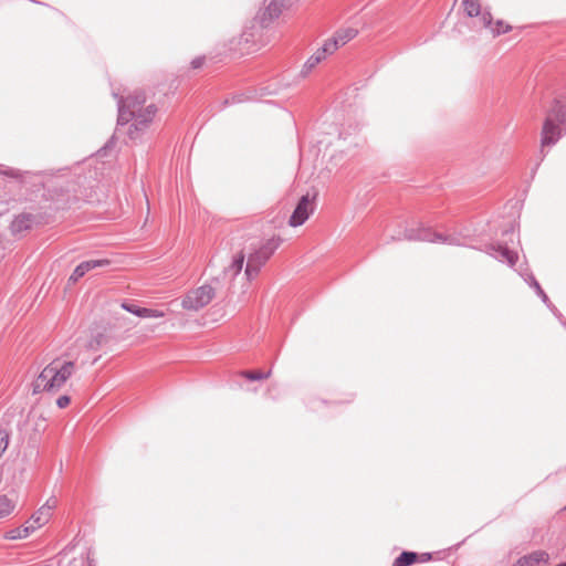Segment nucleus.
Returning a JSON list of instances; mask_svg holds the SVG:
<instances>
[{
  "instance_id": "obj_13",
  "label": "nucleus",
  "mask_w": 566,
  "mask_h": 566,
  "mask_svg": "<svg viewBox=\"0 0 566 566\" xmlns=\"http://www.w3.org/2000/svg\"><path fill=\"white\" fill-rule=\"evenodd\" d=\"M244 260L245 255L243 252H240L237 255H234L231 264L223 271L224 277L233 280L237 275H239L243 269Z\"/></svg>"
},
{
  "instance_id": "obj_29",
  "label": "nucleus",
  "mask_w": 566,
  "mask_h": 566,
  "mask_svg": "<svg viewBox=\"0 0 566 566\" xmlns=\"http://www.w3.org/2000/svg\"><path fill=\"white\" fill-rule=\"evenodd\" d=\"M480 20L484 28H491L492 21H493L491 12H489V11L481 12Z\"/></svg>"
},
{
  "instance_id": "obj_36",
  "label": "nucleus",
  "mask_w": 566,
  "mask_h": 566,
  "mask_svg": "<svg viewBox=\"0 0 566 566\" xmlns=\"http://www.w3.org/2000/svg\"><path fill=\"white\" fill-rule=\"evenodd\" d=\"M0 174H3L6 176H10V177H13V178L19 177V172L17 170L12 169V168L3 170V171L0 170Z\"/></svg>"
},
{
  "instance_id": "obj_19",
  "label": "nucleus",
  "mask_w": 566,
  "mask_h": 566,
  "mask_svg": "<svg viewBox=\"0 0 566 566\" xmlns=\"http://www.w3.org/2000/svg\"><path fill=\"white\" fill-rule=\"evenodd\" d=\"M34 531H35L34 525L20 526V527L11 530L8 533L7 537L9 539H23V538H27Z\"/></svg>"
},
{
  "instance_id": "obj_9",
  "label": "nucleus",
  "mask_w": 566,
  "mask_h": 566,
  "mask_svg": "<svg viewBox=\"0 0 566 566\" xmlns=\"http://www.w3.org/2000/svg\"><path fill=\"white\" fill-rule=\"evenodd\" d=\"M357 145V136H353L352 134L339 133L337 140L334 145L335 151L337 154L331 155V160L335 161V166H337L340 159L344 156H348L352 153V149Z\"/></svg>"
},
{
  "instance_id": "obj_3",
  "label": "nucleus",
  "mask_w": 566,
  "mask_h": 566,
  "mask_svg": "<svg viewBox=\"0 0 566 566\" xmlns=\"http://www.w3.org/2000/svg\"><path fill=\"white\" fill-rule=\"evenodd\" d=\"M75 364L72 360L61 361L55 359L43 368L32 384V394L55 392L62 388L66 380L73 375Z\"/></svg>"
},
{
  "instance_id": "obj_2",
  "label": "nucleus",
  "mask_w": 566,
  "mask_h": 566,
  "mask_svg": "<svg viewBox=\"0 0 566 566\" xmlns=\"http://www.w3.org/2000/svg\"><path fill=\"white\" fill-rule=\"evenodd\" d=\"M473 233L468 228H462L449 234H442L432 231L431 228L420 224L419 228H405L403 231H398L391 235V240H409V241H428L441 242L449 245H467V240H470Z\"/></svg>"
},
{
  "instance_id": "obj_16",
  "label": "nucleus",
  "mask_w": 566,
  "mask_h": 566,
  "mask_svg": "<svg viewBox=\"0 0 566 566\" xmlns=\"http://www.w3.org/2000/svg\"><path fill=\"white\" fill-rule=\"evenodd\" d=\"M329 51L324 50V45L318 49L312 56L304 63L301 74L306 76L321 61H323Z\"/></svg>"
},
{
  "instance_id": "obj_10",
  "label": "nucleus",
  "mask_w": 566,
  "mask_h": 566,
  "mask_svg": "<svg viewBox=\"0 0 566 566\" xmlns=\"http://www.w3.org/2000/svg\"><path fill=\"white\" fill-rule=\"evenodd\" d=\"M313 212L308 193L302 196L289 220L291 227L302 226Z\"/></svg>"
},
{
  "instance_id": "obj_25",
  "label": "nucleus",
  "mask_w": 566,
  "mask_h": 566,
  "mask_svg": "<svg viewBox=\"0 0 566 566\" xmlns=\"http://www.w3.org/2000/svg\"><path fill=\"white\" fill-rule=\"evenodd\" d=\"M122 307L125 311H127V312H129V313H132V314H134V315H136L138 317H142L143 307H140V306H138V305H136L134 303H128V302H124L122 304Z\"/></svg>"
},
{
  "instance_id": "obj_34",
  "label": "nucleus",
  "mask_w": 566,
  "mask_h": 566,
  "mask_svg": "<svg viewBox=\"0 0 566 566\" xmlns=\"http://www.w3.org/2000/svg\"><path fill=\"white\" fill-rule=\"evenodd\" d=\"M547 308L551 310V312L554 314L555 317H557L559 321L563 319L562 313L558 311V308L551 302V306H547Z\"/></svg>"
},
{
  "instance_id": "obj_8",
  "label": "nucleus",
  "mask_w": 566,
  "mask_h": 566,
  "mask_svg": "<svg viewBox=\"0 0 566 566\" xmlns=\"http://www.w3.org/2000/svg\"><path fill=\"white\" fill-rule=\"evenodd\" d=\"M216 295V289L205 284L190 291L181 301V306L188 311H199L208 305Z\"/></svg>"
},
{
  "instance_id": "obj_21",
  "label": "nucleus",
  "mask_w": 566,
  "mask_h": 566,
  "mask_svg": "<svg viewBox=\"0 0 566 566\" xmlns=\"http://www.w3.org/2000/svg\"><path fill=\"white\" fill-rule=\"evenodd\" d=\"M462 6L468 17H479L481 13V6L478 0H463Z\"/></svg>"
},
{
  "instance_id": "obj_5",
  "label": "nucleus",
  "mask_w": 566,
  "mask_h": 566,
  "mask_svg": "<svg viewBox=\"0 0 566 566\" xmlns=\"http://www.w3.org/2000/svg\"><path fill=\"white\" fill-rule=\"evenodd\" d=\"M566 134V97L554 99L547 109L541 133V146H554Z\"/></svg>"
},
{
  "instance_id": "obj_12",
  "label": "nucleus",
  "mask_w": 566,
  "mask_h": 566,
  "mask_svg": "<svg viewBox=\"0 0 566 566\" xmlns=\"http://www.w3.org/2000/svg\"><path fill=\"white\" fill-rule=\"evenodd\" d=\"M518 272V274L523 277V280L532 287L534 289L536 295L542 300V302L546 305V306H551V300L548 298L547 294L545 293V291L542 289L541 284L538 283V281L535 279V276L528 271V269L525 266L523 268L522 265L520 266L518 270H516Z\"/></svg>"
},
{
  "instance_id": "obj_22",
  "label": "nucleus",
  "mask_w": 566,
  "mask_h": 566,
  "mask_svg": "<svg viewBox=\"0 0 566 566\" xmlns=\"http://www.w3.org/2000/svg\"><path fill=\"white\" fill-rule=\"evenodd\" d=\"M14 510V503L7 496H0V518H3L11 514Z\"/></svg>"
},
{
  "instance_id": "obj_7",
  "label": "nucleus",
  "mask_w": 566,
  "mask_h": 566,
  "mask_svg": "<svg viewBox=\"0 0 566 566\" xmlns=\"http://www.w3.org/2000/svg\"><path fill=\"white\" fill-rule=\"evenodd\" d=\"M280 244V238H271L249 255L244 271L248 281L253 280L259 274L261 268L266 263Z\"/></svg>"
},
{
  "instance_id": "obj_30",
  "label": "nucleus",
  "mask_w": 566,
  "mask_h": 566,
  "mask_svg": "<svg viewBox=\"0 0 566 566\" xmlns=\"http://www.w3.org/2000/svg\"><path fill=\"white\" fill-rule=\"evenodd\" d=\"M104 338L105 336L102 333H98L91 339V342L88 343V347L91 349H97L102 345Z\"/></svg>"
},
{
  "instance_id": "obj_11",
  "label": "nucleus",
  "mask_w": 566,
  "mask_h": 566,
  "mask_svg": "<svg viewBox=\"0 0 566 566\" xmlns=\"http://www.w3.org/2000/svg\"><path fill=\"white\" fill-rule=\"evenodd\" d=\"M358 31L354 28H346L337 31L335 35L324 43V50L334 53L339 46L345 45L357 35Z\"/></svg>"
},
{
  "instance_id": "obj_26",
  "label": "nucleus",
  "mask_w": 566,
  "mask_h": 566,
  "mask_svg": "<svg viewBox=\"0 0 566 566\" xmlns=\"http://www.w3.org/2000/svg\"><path fill=\"white\" fill-rule=\"evenodd\" d=\"M163 316H164V313L158 310L143 307V311H142L143 318H158V317H163Z\"/></svg>"
},
{
  "instance_id": "obj_18",
  "label": "nucleus",
  "mask_w": 566,
  "mask_h": 566,
  "mask_svg": "<svg viewBox=\"0 0 566 566\" xmlns=\"http://www.w3.org/2000/svg\"><path fill=\"white\" fill-rule=\"evenodd\" d=\"M51 517L50 505H42L34 514L31 516L32 525L40 527L49 522Z\"/></svg>"
},
{
  "instance_id": "obj_37",
  "label": "nucleus",
  "mask_w": 566,
  "mask_h": 566,
  "mask_svg": "<svg viewBox=\"0 0 566 566\" xmlns=\"http://www.w3.org/2000/svg\"><path fill=\"white\" fill-rule=\"evenodd\" d=\"M430 559H431V554L430 553L419 554L418 562L426 563V562H429Z\"/></svg>"
},
{
  "instance_id": "obj_24",
  "label": "nucleus",
  "mask_w": 566,
  "mask_h": 566,
  "mask_svg": "<svg viewBox=\"0 0 566 566\" xmlns=\"http://www.w3.org/2000/svg\"><path fill=\"white\" fill-rule=\"evenodd\" d=\"M511 25L504 24L502 20H497L495 23V28H492V33L494 36H496L511 31Z\"/></svg>"
},
{
  "instance_id": "obj_6",
  "label": "nucleus",
  "mask_w": 566,
  "mask_h": 566,
  "mask_svg": "<svg viewBox=\"0 0 566 566\" xmlns=\"http://www.w3.org/2000/svg\"><path fill=\"white\" fill-rule=\"evenodd\" d=\"M502 235L507 238L506 241H496L491 242L482 249L483 252L499 260L500 262L506 263L509 266L513 268L517 261V253L509 247V241L513 242L516 237L513 224L504 228L502 230Z\"/></svg>"
},
{
  "instance_id": "obj_33",
  "label": "nucleus",
  "mask_w": 566,
  "mask_h": 566,
  "mask_svg": "<svg viewBox=\"0 0 566 566\" xmlns=\"http://www.w3.org/2000/svg\"><path fill=\"white\" fill-rule=\"evenodd\" d=\"M76 185H77V184H75V182H73V181H72V182L67 181V185L65 186V188H64V187H62V189H61V190H62V191H65V192H75V193H76V191H77V190H76Z\"/></svg>"
},
{
  "instance_id": "obj_31",
  "label": "nucleus",
  "mask_w": 566,
  "mask_h": 566,
  "mask_svg": "<svg viewBox=\"0 0 566 566\" xmlns=\"http://www.w3.org/2000/svg\"><path fill=\"white\" fill-rule=\"evenodd\" d=\"M71 402V398L66 395H63V396H60L57 399H56V406L61 409L67 407Z\"/></svg>"
},
{
  "instance_id": "obj_23",
  "label": "nucleus",
  "mask_w": 566,
  "mask_h": 566,
  "mask_svg": "<svg viewBox=\"0 0 566 566\" xmlns=\"http://www.w3.org/2000/svg\"><path fill=\"white\" fill-rule=\"evenodd\" d=\"M270 375H271V371L263 373V371H259V370L242 373V376L250 381L266 379L270 377Z\"/></svg>"
},
{
  "instance_id": "obj_41",
  "label": "nucleus",
  "mask_w": 566,
  "mask_h": 566,
  "mask_svg": "<svg viewBox=\"0 0 566 566\" xmlns=\"http://www.w3.org/2000/svg\"><path fill=\"white\" fill-rule=\"evenodd\" d=\"M565 510H566V505H565Z\"/></svg>"
},
{
  "instance_id": "obj_27",
  "label": "nucleus",
  "mask_w": 566,
  "mask_h": 566,
  "mask_svg": "<svg viewBox=\"0 0 566 566\" xmlns=\"http://www.w3.org/2000/svg\"><path fill=\"white\" fill-rule=\"evenodd\" d=\"M85 275V272L83 271V269L81 268V265L78 264L73 273L70 275L69 277V284H74L76 283L81 277H83Z\"/></svg>"
},
{
  "instance_id": "obj_20",
  "label": "nucleus",
  "mask_w": 566,
  "mask_h": 566,
  "mask_svg": "<svg viewBox=\"0 0 566 566\" xmlns=\"http://www.w3.org/2000/svg\"><path fill=\"white\" fill-rule=\"evenodd\" d=\"M109 264L111 261L108 259L87 260L80 263L85 274L95 269L106 268Z\"/></svg>"
},
{
  "instance_id": "obj_40",
  "label": "nucleus",
  "mask_w": 566,
  "mask_h": 566,
  "mask_svg": "<svg viewBox=\"0 0 566 566\" xmlns=\"http://www.w3.org/2000/svg\"><path fill=\"white\" fill-rule=\"evenodd\" d=\"M563 566H566V564H564Z\"/></svg>"
},
{
  "instance_id": "obj_4",
  "label": "nucleus",
  "mask_w": 566,
  "mask_h": 566,
  "mask_svg": "<svg viewBox=\"0 0 566 566\" xmlns=\"http://www.w3.org/2000/svg\"><path fill=\"white\" fill-rule=\"evenodd\" d=\"M286 6L287 0H265L264 8L258 12L251 27L247 28L240 35V43L262 44L264 42L263 30L280 17Z\"/></svg>"
},
{
  "instance_id": "obj_15",
  "label": "nucleus",
  "mask_w": 566,
  "mask_h": 566,
  "mask_svg": "<svg viewBox=\"0 0 566 566\" xmlns=\"http://www.w3.org/2000/svg\"><path fill=\"white\" fill-rule=\"evenodd\" d=\"M32 222L33 217L29 213H23L14 218V220L11 222L10 229L13 234H19L30 229Z\"/></svg>"
},
{
  "instance_id": "obj_17",
  "label": "nucleus",
  "mask_w": 566,
  "mask_h": 566,
  "mask_svg": "<svg viewBox=\"0 0 566 566\" xmlns=\"http://www.w3.org/2000/svg\"><path fill=\"white\" fill-rule=\"evenodd\" d=\"M419 554L411 551H403L397 556L392 563V566H411L418 562Z\"/></svg>"
},
{
  "instance_id": "obj_32",
  "label": "nucleus",
  "mask_w": 566,
  "mask_h": 566,
  "mask_svg": "<svg viewBox=\"0 0 566 566\" xmlns=\"http://www.w3.org/2000/svg\"><path fill=\"white\" fill-rule=\"evenodd\" d=\"M241 102H243L242 95H234L231 98H227L224 101V105H232V104H237V103H241Z\"/></svg>"
},
{
  "instance_id": "obj_14",
  "label": "nucleus",
  "mask_w": 566,
  "mask_h": 566,
  "mask_svg": "<svg viewBox=\"0 0 566 566\" xmlns=\"http://www.w3.org/2000/svg\"><path fill=\"white\" fill-rule=\"evenodd\" d=\"M548 562V554L539 551L534 552L528 556H524L517 562L516 566H542Z\"/></svg>"
},
{
  "instance_id": "obj_39",
  "label": "nucleus",
  "mask_w": 566,
  "mask_h": 566,
  "mask_svg": "<svg viewBox=\"0 0 566 566\" xmlns=\"http://www.w3.org/2000/svg\"><path fill=\"white\" fill-rule=\"evenodd\" d=\"M87 566H95L94 560L90 557V555L87 556Z\"/></svg>"
},
{
  "instance_id": "obj_38",
  "label": "nucleus",
  "mask_w": 566,
  "mask_h": 566,
  "mask_svg": "<svg viewBox=\"0 0 566 566\" xmlns=\"http://www.w3.org/2000/svg\"><path fill=\"white\" fill-rule=\"evenodd\" d=\"M43 505H50V512L56 506V500L50 497Z\"/></svg>"
},
{
  "instance_id": "obj_28",
  "label": "nucleus",
  "mask_w": 566,
  "mask_h": 566,
  "mask_svg": "<svg viewBox=\"0 0 566 566\" xmlns=\"http://www.w3.org/2000/svg\"><path fill=\"white\" fill-rule=\"evenodd\" d=\"M115 136H112L109 140L98 150V156H107L108 150H111L115 146Z\"/></svg>"
},
{
  "instance_id": "obj_35",
  "label": "nucleus",
  "mask_w": 566,
  "mask_h": 566,
  "mask_svg": "<svg viewBox=\"0 0 566 566\" xmlns=\"http://www.w3.org/2000/svg\"><path fill=\"white\" fill-rule=\"evenodd\" d=\"M205 59L203 57H196L191 61L192 69H199L202 66Z\"/></svg>"
},
{
  "instance_id": "obj_1",
  "label": "nucleus",
  "mask_w": 566,
  "mask_h": 566,
  "mask_svg": "<svg viewBox=\"0 0 566 566\" xmlns=\"http://www.w3.org/2000/svg\"><path fill=\"white\" fill-rule=\"evenodd\" d=\"M113 96L117 99V125L124 126L132 122L127 133L129 139L134 142L142 139L157 112L156 106L150 104L143 108L146 96L142 91H136L126 97L113 92Z\"/></svg>"
}]
</instances>
